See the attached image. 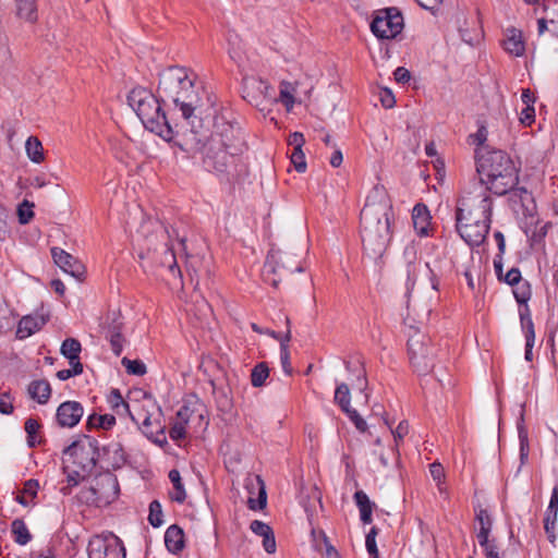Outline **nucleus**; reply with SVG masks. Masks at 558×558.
I'll list each match as a JSON object with an SVG mask.
<instances>
[{"label": "nucleus", "instance_id": "f704fd0d", "mask_svg": "<svg viewBox=\"0 0 558 558\" xmlns=\"http://www.w3.org/2000/svg\"><path fill=\"white\" fill-rule=\"evenodd\" d=\"M11 532L14 541L20 545H26L32 539V535L22 519H15L12 522Z\"/></svg>", "mask_w": 558, "mask_h": 558}, {"label": "nucleus", "instance_id": "6e6d98bb", "mask_svg": "<svg viewBox=\"0 0 558 558\" xmlns=\"http://www.w3.org/2000/svg\"><path fill=\"white\" fill-rule=\"evenodd\" d=\"M483 548L486 558H501L498 546L494 538L487 541L486 545H480Z\"/></svg>", "mask_w": 558, "mask_h": 558}, {"label": "nucleus", "instance_id": "dca6fc26", "mask_svg": "<svg viewBox=\"0 0 558 558\" xmlns=\"http://www.w3.org/2000/svg\"><path fill=\"white\" fill-rule=\"evenodd\" d=\"M51 254L54 263L66 274L77 280H82L85 274L84 265L68 252L59 247H52Z\"/></svg>", "mask_w": 558, "mask_h": 558}, {"label": "nucleus", "instance_id": "c85d7f7f", "mask_svg": "<svg viewBox=\"0 0 558 558\" xmlns=\"http://www.w3.org/2000/svg\"><path fill=\"white\" fill-rule=\"evenodd\" d=\"M354 500H355V504H356V506H357V508L360 510L361 521L364 524L372 523V521H373V518H372L373 508L375 506L374 502H372L369 500L368 496L363 490H356L355 492Z\"/></svg>", "mask_w": 558, "mask_h": 558}, {"label": "nucleus", "instance_id": "8fccbe9b", "mask_svg": "<svg viewBox=\"0 0 558 558\" xmlns=\"http://www.w3.org/2000/svg\"><path fill=\"white\" fill-rule=\"evenodd\" d=\"M544 12L549 23L558 21V0H544Z\"/></svg>", "mask_w": 558, "mask_h": 558}, {"label": "nucleus", "instance_id": "864d4df0", "mask_svg": "<svg viewBox=\"0 0 558 558\" xmlns=\"http://www.w3.org/2000/svg\"><path fill=\"white\" fill-rule=\"evenodd\" d=\"M110 341L111 349L116 355H120L123 350L124 338L122 333L106 335Z\"/></svg>", "mask_w": 558, "mask_h": 558}, {"label": "nucleus", "instance_id": "a211bd4d", "mask_svg": "<svg viewBox=\"0 0 558 558\" xmlns=\"http://www.w3.org/2000/svg\"><path fill=\"white\" fill-rule=\"evenodd\" d=\"M246 489L250 493L247 498V506L251 510H262L267 502V494L263 480L256 475L248 477L245 484Z\"/></svg>", "mask_w": 558, "mask_h": 558}, {"label": "nucleus", "instance_id": "0eeeda50", "mask_svg": "<svg viewBox=\"0 0 558 558\" xmlns=\"http://www.w3.org/2000/svg\"><path fill=\"white\" fill-rule=\"evenodd\" d=\"M408 352L410 362L417 374L426 375L434 368L436 349L426 335L417 330L410 335Z\"/></svg>", "mask_w": 558, "mask_h": 558}, {"label": "nucleus", "instance_id": "7c9ffc66", "mask_svg": "<svg viewBox=\"0 0 558 558\" xmlns=\"http://www.w3.org/2000/svg\"><path fill=\"white\" fill-rule=\"evenodd\" d=\"M305 254V247L300 250V254H292L284 252V259L281 260V266L290 274L294 271L304 272L303 255Z\"/></svg>", "mask_w": 558, "mask_h": 558}, {"label": "nucleus", "instance_id": "6ab92c4d", "mask_svg": "<svg viewBox=\"0 0 558 558\" xmlns=\"http://www.w3.org/2000/svg\"><path fill=\"white\" fill-rule=\"evenodd\" d=\"M48 320V315L39 313L23 316L17 324L16 337L19 339L28 338L36 331H39Z\"/></svg>", "mask_w": 558, "mask_h": 558}, {"label": "nucleus", "instance_id": "6e6552de", "mask_svg": "<svg viewBox=\"0 0 558 558\" xmlns=\"http://www.w3.org/2000/svg\"><path fill=\"white\" fill-rule=\"evenodd\" d=\"M245 93L250 102L258 108L264 118H268L271 123L277 125V117L272 114L278 101L275 88L263 78L252 77L245 83Z\"/></svg>", "mask_w": 558, "mask_h": 558}, {"label": "nucleus", "instance_id": "c756f323", "mask_svg": "<svg viewBox=\"0 0 558 558\" xmlns=\"http://www.w3.org/2000/svg\"><path fill=\"white\" fill-rule=\"evenodd\" d=\"M16 14L26 22L35 23L38 19L36 0H16Z\"/></svg>", "mask_w": 558, "mask_h": 558}, {"label": "nucleus", "instance_id": "9d476101", "mask_svg": "<svg viewBox=\"0 0 558 558\" xmlns=\"http://www.w3.org/2000/svg\"><path fill=\"white\" fill-rule=\"evenodd\" d=\"M131 417L141 425L143 433L154 442H166L161 409L151 399H146L141 409L135 414H131Z\"/></svg>", "mask_w": 558, "mask_h": 558}, {"label": "nucleus", "instance_id": "9b49d317", "mask_svg": "<svg viewBox=\"0 0 558 558\" xmlns=\"http://www.w3.org/2000/svg\"><path fill=\"white\" fill-rule=\"evenodd\" d=\"M403 29V16L397 8L378 10L371 23V31L380 39H392Z\"/></svg>", "mask_w": 558, "mask_h": 558}, {"label": "nucleus", "instance_id": "4d7b16f0", "mask_svg": "<svg viewBox=\"0 0 558 558\" xmlns=\"http://www.w3.org/2000/svg\"><path fill=\"white\" fill-rule=\"evenodd\" d=\"M409 433V423L408 421H401L396 429L392 430V435L396 441V446L398 447L399 441L403 440L404 436Z\"/></svg>", "mask_w": 558, "mask_h": 558}, {"label": "nucleus", "instance_id": "f257e3e1", "mask_svg": "<svg viewBox=\"0 0 558 558\" xmlns=\"http://www.w3.org/2000/svg\"><path fill=\"white\" fill-rule=\"evenodd\" d=\"M395 213L384 185H375L360 214V232L364 253L373 259L384 255L392 239Z\"/></svg>", "mask_w": 558, "mask_h": 558}, {"label": "nucleus", "instance_id": "e433bc0d", "mask_svg": "<svg viewBox=\"0 0 558 558\" xmlns=\"http://www.w3.org/2000/svg\"><path fill=\"white\" fill-rule=\"evenodd\" d=\"M108 402L116 414L124 415L130 413L129 404L124 401L119 389L111 390V392L108 395Z\"/></svg>", "mask_w": 558, "mask_h": 558}, {"label": "nucleus", "instance_id": "473e14b6", "mask_svg": "<svg viewBox=\"0 0 558 558\" xmlns=\"http://www.w3.org/2000/svg\"><path fill=\"white\" fill-rule=\"evenodd\" d=\"M228 44H229L228 53H229L230 58L238 65H242L246 59V53H245L243 41L238 36H234L233 38H229Z\"/></svg>", "mask_w": 558, "mask_h": 558}, {"label": "nucleus", "instance_id": "49530a36", "mask_svg": "<svg viewBox=\"0 0 558 558\" xmlns=\"http://www.w3.org/2000/svg\"><path fill=\"white\" fill-rule=\"evenodd\" d=\"M24 428L27 434V442L29 447H35L36 444L39 442L36 440L37 432L40 428L39 422L35 418L29 417L26 420Z\"/></svg>", "mask_w": 558, "mask_h": 558}, {"label": "nucleus", "instance_id": "20e7f679", "mask_svg": "<svg viewBox=\"0 0 558 558\" xmlns=\"http://www.w3.org/2000/svg\"><path fill=\"white\" fill-rule=\"evenodd\" d=\"M243 146L240 128L225 113L216 114L210 135L204 143L205 168L208 171L226 172Z\"/></svg>", "mask_w": 558, "mask_h": 558}, {"label": "nucleus", "instance_id": "f8f14e48", "mask_svg": "<svg viewBox=\"0 0 558 558\" xmlns=\"http://www.w3.org/2000/svg\"><path fill=\"white\" fill-rule=\"evenodd\" d=\"M119 494V484L116 476L107 474L96 478L95 484L83 492V498L87 504L97 507L106 506L117 499Z\"/></svg>", "mask_w": 558, "mask_h": 558}, {"label": "nucleus", "instance_id": "13d9d810", "mask_svg": "<svg viewBox=\"0 0 558 558\" xmlns=\"http://www.w3.org/2000/svg\"><path fill=\"white\" fill-rule=\"evenodd\" d=\"M504 281L512 287L522 281L520 269L517 267H512L511 269H509L504 276Z\"/></svg>", "mask_w": 558, "mask_h": 558}, {"label": "nucleus", "instance_id": "a19ab883", "mask_svg": "<svg viewBox=\"0 0 558 558\" xmlns=\"http://www.w3.org/2000/svg\"><path fill=\"white\" fill-rule=\"evenodd\" d=\"M116 424V417L112 414H92L87 420V427H98L109 429Z\"/></svg>", "mask_w": 558, "mask_h": 558}, {"label": "nucleus", "instance_id": "c9c22d12", "mask_svg": "<svg viewBox=\"0 0 558 558\" xmlns=\"http://www.w3.org/2000/svg\"><path fill=\"white\" fill-rule=\"evenodd\" d=\"M333 401L343 412L351 409L350 389L347 384L341 383L336 387Z\"/></svg>", "mask_w": 558, "mask_h": 558}, {"label": "nucleus", "instance_id": "79ce46f5", "mask_svg": "<svg viewBox=\"0 0 558 558\" xmlns=\"http://www.w3.org/2000/svg\"><path fill=\"white\" fill-rule=\"evenodd\" d=\"M513 287H514L513 295H514L515 301L521 305L523 304L524 308L525 307L529 308L527 302L532 295L530 283L527 281L522 280Z\"/></svg>", "mask_w": 558, "mask_h": 558}, {"label": "nucleus", "instance_id": "cd10ccee", "mask_svg": "<svg viewBox=\"0 0 558 558\" xmlns=\"http://www.w3.org/2000/svg\"><path fill=\"white\" fill-rule=\"evenodd\" d=\"M27 392L31 399L37 401L39 404H45L50 398L51 387L45 379L33 380L27 387Z\"/></svg>", "mask_w": 558, "mask_h": 558}, {"label": "nucleus", "instance_id": "09e8293b", "mask_svg": "<svg viewBox=\"0 0 558 558\" xmlns=\"http://www.w3.org/2000/svg\"><path fill=\"white\" fill-rule=\"evenodd\" d=\"M189 425L183 423L181 420H178V415H175L174 423L169 430V436L172 440H181L186 436V428Z\"/></svg>", "mask_w": 558, "mask_h": 558}, {"label": "nucleus", "instance_id": "5701e85b", "mask_svg": "<svg viewBox=\"0 0 558 558\" xmlns=\"http://www.w3.org/2000/svg\"><path fill=\"white\" fill-rule=\"evenodd\" d=\"M521 328L525 337V354L524 357L527 362L533 360L532 349L535 342L534 323L532 320L530 308L525 307L520 310Z\"/></svg>", "mask_w": 558, "mask_h": 558}, {"label": "nucleus", "instance_id": "c03bdc74", "mask_svg": "<svg viewBox=\"0 0 558 558\" xmlns=\"http://www.w3.org/2000/svg\"><path fill=\"white\" fill-rule=\"evenodd\" d=\"M121 363L125 367L126 372L131 375L143 376L146 374V366L140 360H130L128 357H123Z\"/></svg>", "mask_w": 558, "mask_h": 558}, {"label": "nucleus", "instance_id": "bf43d9fd", "mask_svg": "<svg viewBox=\"0 0 558 558\" xmlns=\"http://www.w3.org/2000/svg\"><path fill=\"white\" fill-rule=\"evenodd\" d=\"M535 119V110L534 107L531 105H527L525 108L522 109L520 113V121L524 125H531L534 122Z\"/></svg>", "mask_w": 558, "mask_h": 558}, {"label": "nucleus", "instance_id": "3c124183", "mask_svg": "<svg viewBox=\"0 0 558 558\" xmlns=\"http://www.w3.org/2000/svg\"><path fill=\"white\" fill-rule=\"evenodd\" d=\"M17 214H19V220L21 223H23V225L28 223L29 220L34 217L33 204H31L27 201H24L19 206Z\"/></svg>", "mask_w": 558, "mask_h": 558}, {"label": "nucleus", "instance_id": "2eb2a0df", "mask_svg": "<svg viewBox=\"0 0 558 558\" xmlns=\"http://www.w3.org/2000/svg\"><path fill=\"white\" fill-rule=\"evenodd\" d=\"M177 415L178 420H181L186 425H201L206 417V407L198 397L190 396L184 400Z\"/></svg>", "mask_w": 558, "mask_h": 558}, {"label": "nucleus", "instance_id": "69168bd1", "mask_svg": "<svg viewBox=\"0 0 558 558\" xmlns=\"http://www.w3.org/2000/svg\"><path fill=\"white\" fill-rule=\"evenodd\" d=\"M250 527L253 533H255L256 535H259V536H264L265 534L270 533V531L272 530L268 524H266L259 520L252 521Z\"/></svg>", "mask_w": 558, "mask_h": 558}, {"label": "nucleus", "instance_id": "680f3d73", "mask_svg": "<svg viewBox=\"0 0 558 558\" xmlns=\"http://www.w3.org/2000/svg\"><path fill=\"white\" fill-rule=\"evenodd\" d=\"M122 327H123V323H122L120 316L113 314V318L106 326V329H107L106 335L122 333Z\"/></svg>", "mask_w": 558, "mask_h": 558}, {"label": "nucleus", "instance_id": "338daca9", "mask_svg": "<svg viewBox=\"0 0 558 558\" xmlns=\"http://www.w3.org/2000/svg\"><path fill=\"white\" fill-rule=\"evenodd\" d=\"M380 101L385 108H392L396 104L395 96L389 89H383L380 93Z\"/></svg>", "mask_w": 558, "mask_h": 558}, {"label": "nucleus", "instance_id": "774afa93", "mask_svg": "<svg viewBox=\"0 0 558 558\" xmlns=\"http://www.w3.org/2000/svg\"><path fill=\"white\" fill-rule=\"evenodd\" d=\"M38 482L35 480H28L24 484L23 493L31 498H35L38 489Z\"/></svg>", "mask_w": 558, "mask_h": 558}, {"label": "nucleus", "instance_id": "ea45409f", "mask_svg": "<svg viewBox=\"0 0 558 558\" xmlns=\"http://www.w3.org/2000/svg\"><path fill=\"white\" fill-rule=\"evenodd\" d=\"M162 266L167 268L169 275L174 279H181V270L178 267L175 255L170 247H166L163 251V258L161 262Z\"/></svg>", "mask_w": 558, "mask_h": 558}, {"label": "nucleus", "instance_id": "39448f33", "mask_svg": "<svg viewBox=\"0 0 558 558\" xmlns=\"http://www.w3.org/2000/svg\"><path fill=\"white\" fill-rule=\"evenodd\" d=\"M480 184L474 190H482L489 194L501 196L511 191L519 183V168L510 156L504 150H489L483 154L476 167Z\"/></svg>", "mask_w": 558, "mask_h": 558}, {"label": "nucleus", "instance_id": "f03ea898", "mask_svg": "<svg viewBox=\"0 0 558 558\" xmlns=\"http://www.w3.org/2000/svg\"><path fill=\"white\" fill-rule=\"evenodd\" d=\"M196 74L184 66H169L159 74L157 93L163 102L179 108L184 120L194 128V120L202 114L204 87L196 82Z\"/></svg>", "mask_w": 558, "mask_h": 558}, {"label": "nucleus", "instance_id": "58836bf2", "mask_svg": "<svg viewBox=\"0 0 558 558\" xmlns=\"http://www.w3.org/2000/svg\"><path fill=\"white\" fill-rule=\"evenodd\" d=\"M82 351L81 342L75 338H66L60 348L61 354L68 360H75Z\"/></svg>", "mask_w": 558, "mask_h": 558}, {"label": "nucleus", "instance_id": "2f4dec72", "mask_svg": "<svg viewBox=\"0 0 558 558\" xmlns=\"http://www.w3.org/2000/svg\"><path fill=\"white\" fill-rule=\"evenodd\" d=\"M169 478L173 485V490L170 493L171 500L183 504L186 499V492L181 481V475L178 470H171L169 472Z\"/></svg>", "mask_w": 558, "mask_h": 558}, {"label": "nucleus", "instance_id": "f3484780", "mask_svg": "<svg viewBox=\"0 0 558 558\" xmlns=\"http://www.w3.org/2000/svg\"><path fill=\"white\" fill-rule=\"evenodd\" d=\"M84 414L83 407L77 401H65L57 409V422L61 427H74Z\"/></svg>", "mask_w": 558, "mask_h": 558}, {"label": "nucleus", "instance_id": "b1692460", "mask_svg": "<svg viewBox=\"0 0 558 558\" xmlns=\"http://www.w3.org/2000/svg\"><path fill=\"white\" fill-rule=\"evenodd\" d=\"M430 214L426 205L416 204L412 210V221L416 233L420 236L429 235L430 231Z\"/></svg>", "mask_w": 558, "mask_h": 558}, {"label": "nucleus", "instance_id": "bb28decb", "mask_svg": "<svg viewBox=\"0 0 558 558\" xmlns=\"http://www.w3.org/2000/svg\"><path fill=\"white\" fill-rule=\"evenodd\" d=\"M277 253L274 248H271L266 257V262L262 269V278L265 283H268L274 288H277L279 283V279L277 276Z\"/></svg>", "mask_w": 558, "mask_h": 558}, {"label": "nucleus", "instance_id": "a878e982", "mask_svg": "<svg viewBox=\"0 0 558 558\" xmlns=\"http://www.w3.org/2000/svg\"><path fill=\"white\" fill-rule=\"evenodd\" d=\"M165 544L170 553H180L184 548L183 530L179 525H170L165 533Z\"/></svg>", "mask_w": 558, "mask_h": 558}, {"label": "nucleus", "instance_id": "de8ad7c7", "mask_svg": "<svg viewBox=\"0 0 558 558\" xmlns=\"http://www.w3.org/2000/svg\"><path fill=\"white\" fill-rule=\"evenodd\" d=\"M378 535V529L373 526L366 534L365 546L366 550L372 558H379V553L376 544V536Z\"/></svg>", "mask_w": 558, "mask_h": 558}, {"label": "nucleus", "instance_id": "052dcab7", "mask_svg": "<svg viewBox=\"0 0 558 558\" xmlns=\"http://www.w3.org/2000/svg\"><path fill=\"white\" fill-rule=\"evenodd\" d=\"M14 410L10 393L4 392L0 396V413L11 414Z\"/></svg>", "mask_w": 558, "mask_h": 558}, {"label": "nucleus", "instance_id": "423d86ee", "mask_svg": "<svg viewBox=\"0 0 558 558\" xmlns=\"http://www.w3.org/2000/svg\"><path fill=\"white\" fill-rule=\"evenodd\" d=\"M128 102L146 130L167 142L172 140V128L161 109L159 99L151 92L144 87H135L129 93Z\"/></svg>", "mask_w": 558, "mask_h": 558}, {"label": "nucleus", "instance_id": "412c9836", "mask_svg": "<svg viewBox=\"0 0 558 558\" xmlns=\"http://www.w3.org/2000/svg\"><path fill=\"white\" fill-rule=\"evenodd\" d=\"M557 513H558V488H554L549 505L545 512L544 517V530L547 535L548 541L551 544H555L556 541V524H557Z\"/></svg>", "mask_w": 558, "mask_h": 558}, {"label": "nucleus", "instance_id": "4c0bfd02", "mask_svg": "<svg viewBox=\"0 0 558 558\" xmlns=\"http://www.w3.org/2000/svg\"><path fill=\"white\" fill-rule=\"evenodd\" d=\"M104 451L112 460V466H120L126 461L124 450L120 442L109 444L108 446L104 447Z\"/></svg>", "mask_w": 558, "mask_h": 558}, {"label": "nucleus", "instance_id": "603ef678", "mask_svg": "<svg viewBox=\"0 0 558 558\" xmlns=\"http://www.w3.org/2000/svg\"><path fill=\"white\" fill-rule=\"evenodd\" d=\"M350 421L354 424L357 430L364 433L367 429V424L364 418L357 413L356 410L350 409L348 412H344Z\"/></svg>", "mask_w": 558, "mask_h": 558}, {"label": "nucleus", "instance_id": "0e129e2a", "mask_svg": "<svg viewBox=\"0 0 558 558\" xmlns=\"http://www.w3.org/2000/svg\"><path fill=\"white\" fill-rule=\"evenodd\" d=\"M88 474L89 473H83L78 468L72 466V470L68 473V482L75 486Z\"/></svg>", "mask_w": 558, "mask_h": 558}, {"label": "nucleus", "instance_id": "7ed1b4c3", "mask_svg": "<svg viewBox=\"0 0 558 558\" xmlns=\"http://www.w3.org/2000/svg\"><path fill=\"white\" fill-rule=\"evenodd\" d=\"M493 199L486 191L473 190L463 195L456 209V228L470 246H480L490 229Z\"/></svg>", "mask_w": 558, "mask_h": 558}, {"label": "nucleus", "instance_id": "72a5a7b5", "mask_svg": "<svg viewBox=\"0 0 558 558\" xmlns=\"http://www.w3.org/2000/svg\"><path fill=\"white\" fill-rule=\"evenodd\" d=\"M25 149H26V154H27L28 158L33 162L39 163V162L44 161L45 157H44L43 145H41V142L37 137H35V136L28 137L25 143Z\"/></svg>", "mask_w": 558, "mask_h": 558}, {"label": "nucleus", "instance_id": "e2e57ef3", "mask_svg": "<svg viewBox=\"0 0 558 558\" xmlns=\"http://www.w3.org/2000/svg\"><path fill=\"white\" fill-rule=\"evenodd\" d=\"M262 537H263V546H264L265 550L269 554H274L277 548L274 531L271 530L270 533H267Z\"/></svg>", "mask_w": 558, "mask_h": 558}, {"label": "nucleus", "instance_id": "1a4fd4ad", "mask_svg": "<svg viewBox=\"0 0 558 558\" xmlns=\"http://www.w3.org/2000/svg\"><path fill=\"white\" fill-rule=\"evenodd\" d=\"M65 457V469L72 466L81 469L83 473H90L98 459L97 441L85 437L83 440L74 441L63 450Z\"/></svg>", "mask_w": 558, "mask_h": 558}, {"label": "nucleus", "instance_id": "a18cd8bd", "mask_svg": "<svg viewBox=\"0 0 558 558\" xmlns=\"http://www.w3.org/2000/svg\"><path fill=\"white\" fill-rule=\"evenodd\" d=\"M148 521L154 527H158L163 523L161 505L158 500H153L149 505Z\"/></svg>", "mask_w": 558, "mask_h": 558}, {"label": "nucleus", "instance_id": "4be33fe9", "mask_svg": "<svg viewBox=\"0 0 558 558\" xmlns=\"http://www.w3.org/2000/svg\"><path fill=\"white\" fill-rule=\"evenodd\" d=\"M493 529V519L488 511L482 507L475 509L474 531L480 545H486Z\"/></svg>", "mask_w": 558, "mask_h": 558}, {"label": "nucleus", "instance_id": "ddd939ff", "mask_svg": "<svg viewBox=\"0 0 558 558\" xmlns=\"http://www.w3.org/2000/svg\"><path fill=\"white\" fill-rule=\"evenodd\" d=\"M313 86L305 77L293 82L281 81V106L287 112H292L295 105H303L311 98Z\"/></svg>", "mask_w": 558, "mask_h": 558}, {"label": "nucleus", "instance_id": "37998d69", "mask_svg": "<svg viewBox=\"0 0 558 558\" xmlns=\"http://www.w3.org/2000/svg\"><path fill=\"white\" fill-rule=\"evenodd\" d=\"M269 376V368L265 363L257 364L251 374V381L254 387H260Z\"/></svg>", "mask_w": 558, "mask_h": 558}, {"label": "nucleus", "instance_id": "5fc2aeb1", "mask_svg": "<svg viewBox=\"0 0 558 558\" xmlns=\"http://www.w3.org/2000/svg\"><path fill=\"white\" fill-rule=\"evenodd\" d=\"M317 505L322 507V504H320V493L316 488H314L313 489V502H311V501L303 502V506H304V509H305V511L307 513L308 520L312 519L313 513L316 510V506Z\"/></svg>", "mask_w": 558, "mask_h": 558}, {"label": "nucleus", "instance_id": "393cba45", "mask_svg": "<svg viewBox=\"0 0 558 558\" xmlns=\"http://www.w3.org/2000/svg\"><path fill=\"white\" fill-rule=\"evenodd\" d=\"M505 50L514 56L521 57L525 52V45L522 39V33L515 28H509L506 32V38L504 39Z\"/></svg>", "mask_w": 558, "mask_h": 558}, {"label": "nucleus", "instance_id": "4468645a", "mask_svg": "<svg viewBox=\"0 0 558 558\" xmlns=\"http://www.w3.org/2000/svg\"><path fill=\"white\" fill-rule=\"evenodd\" d=\"M88 558H125L121 541L109 533L93 536L87 546Z\"/></svg>", "mask_w": 558, "mask_h": 558}, {"label": "nucleus", "instance_id": "aec40b11", "mask_svg": "<svg viewBox=\"0 0 558 558\" xmlns=\"http://www.w3.org/2000/svg\"><path fill=\"white\" fill-rule=\"evenodd\" d=\"M304 143V136L299 132L291 134L288 140V145L292 147V151L289 155L291 165H293L294 169L300 173L305 172L307 167L305 155L302 149Z\"/></svg>", "mask_w": 558, "mask_h": 558}]
</instances>
